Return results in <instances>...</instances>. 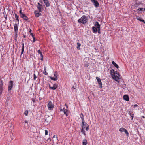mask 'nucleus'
I'll use <instances>...</instances> for the list:
<instances>
[{
    "instance_id": "nucleus-1",
    "label": "nucleus",
    "mask_w": 145,
    "mask_h": 145,
    "mask_svg": "<svg viewBox=\"0 0 145 145\" xmlns=\"http://www.w3.org/2000/svg\"><path fill=\"white\" fill-rule=\"evenodd\" d=\"M88 20L87 17L83 15L78 20V21L79 23L85 24L87 22Z\"/></svg>"
},
{
    "instance_id": "nucleus-2",
    "label": "nucleus",
    "mask_w": 145,
    "mask_h": 145,
    "mask_svg": "<svg viewBox=\"0 0 145 145\" xmlns=\"http://www.w3.org/2000/svg\"><path fill=\"white\" fill-rule=\"evenodd\" d=\"M42 12V10H36L34 12V14L36 17H38L41 15V14L40 13Z\"/></svg>"
},
{
    "instance_id": "nucleus-3",
    "label": "nucleus",
    "mask_w": 145,
    "mask_h": 145,
    "mask_svg": "<svg viewBox=\"0 0 145 145\" xmlns=\"http://www.w3.org/2000/svg\"><path fill=\"white\" fill-rule=\"evenodd\" d=\"M13 81L10 80L9 81L8 86V91H11L12 88L14 86Z\"/></svg>"
},
{
    "instance_id": "nucleus-4",
    "label": "nucleus",
    "mask_w": 145,
    "mask_h": 145,
    "mask_svg": "<svg viewBox=\"0 0 145 145\" xmlns=\"http://www.w3.org/2000/svg\"><path fill=\"white\" fill-rule=\"evenodd\" d=\"M48 107L49 110H52L53 109L54 107V105H53L52 102L51 101H50L48 105Z\"/></svg>"
},
{
    "instance_id": "nucleus-5",
    "label": "nucleus",
    "mask_w": 145,
    "mask_h": 145,
    "mask_svg": "<svg viewBox=\"0 0 145 145\" xmlns=\"http://www.w3.org/2000/svg\"><path fill=\"white\" fill-rule=\"evenodd\" d=\"M50 78L52 80L54 81H56L57 80L58 78L57 76V72H55L54 73V77H52L51 76L50 77Z\"/></svg>"
},
{
    "instance_id": "nucleus-6",
    "label": "nucleus",
    "mask_w": 145,
    "mask_h": 145,
    "mask_svg": "<svg viewBox=\"0 0 145 145\" xmlns=\"http://www.w3.org/2000/svg\"><path fill=\"white\" fill-rule=\"evenodd\" d=\"M82 127H84V128L86 127V130L87 131H88L89 129V125L86 123H85L84 121H82Z\"/></svg>"
},
{
    "instance_id": "nucleus-7",
    "label": "nucleus",
    "mask_w": 145,
    "mask_h": 145,
    "mask_svg": "<svg viewBox=\"0 0 145 145\" xmlns=\"http://www.w3.org/2000/svg\"><path fill=\"white\" fill-rule=\"evenodd\" d=\"M119 131L121 132H124L126 134L127 136H128L129 135V133L128 132L127 130L125 129L124 128L122 127L120 129Z\"/></svg>"
},
{
    "instance_id": "nucleus-8",
    "label": "nucleus",
    "mask_w": 145,
    "mask_h": 145,
    "mask_svg": "<svg viewBox=\"0 0 145 145\" xmlns=\"http://www.w3.org/2000/svg\"><path fill=\"white\" fill-rule=\"evenodd\" d=\"M119 74L118 72H117V73L114 75V76H112V77L113 79L115 80L116 81H117L119 79Z\"/></svg>"
},
{
    "instance_id": "nucleus-9",
    "label": "nucleus",
    "mask_w": 145,
    "mask_h": 145,
    "mask_svg": "<svg viewBox=\"0 0 145 145\" xmlns=\"http://www.w3.org/2000/svg\"><path fill=\"white\" fill-rule=\"evenodd\" d=\"M96 79L98 81V84L99 85V88H102V84L101 83V80L100 78H99L98 77H97L96 78Z\"/></svg>"
},
{
    "instance_id": "nucleus-10",
    "label": "nucleus",
    "mask_w": 145,
    "mask_h": 145,
    "mask_svg": "<svg viewBox=\"0 0 145 145\" xmlns=\"http://www.w3.org/2000/svg\"><path fill=\"white\" fill-rule=\"evenodd\" d=\"M49 87L51 89L54 90L57 88L58 85L57 84H55L53 85L52 87H51L50 85H49Z\"/></svg>"
},
{
    "instance_id": "nucleus-11",
    "label": "nucleus",
    "mask_w": 145,
    "mask_h": 145,
    "mask_svg": "<svg viewBox=\"0 0 145 145\" xmlns=\"http://www.w3.org/2000/svg\"><path fill=\"white\" fill-rule=\"evenodd\" d=\"M18 24H14V31L17 34V33L18 32Z\"/></svg>"
},
{
    "instance_id": "nucleus-12",
    "label": "nucleus",
    "mask_w": 145,
    "mask_h": 145,
    "mask_svg": "<svg viewBox=\"0 0 145 145\" xmlns=\"http://www.w3.org/2000/svg\"><path fill=\"white\" fill-rule=\"evenodd\" d=\"M91 1L93 3L95 7H98L99 5V4L98 2L96 0H91Z\"/></svg>"
},
{
    "instance_id": "nucleus-13",
    "label": "nucleus",
    "mask_w": 145,
    "mask_h": 145,
    "mask_svg": "<svg viewBox=\"0 0 145 145\" xmlns=\"http://www.w3.org/2000/svg\"><path fill=\"white\" fill-rule=\"evenodd\" d=\"M123 98L124 100L128 101L129 100L128 96L126 95H125L123 96Z\"/></svg>"
},
{
    "instance_id": "nucleus-14",
    "label": "nucleus",
    "mask_w": 145,
    "mask_h": 145,
    "mask_svg": "<svg viewBox=\"0 0 145 145\" xmlns=\"http://www.w3.org/2000/svg\"><path fill=\"white\" fill-rule=\"evenodd\" d=\"M64 113L67 116H68L69 114V111L67 109L63 108V109Z\"/></svg>"
},
{
    "instance_id": "nucleus-15",
    "label": "nucleus",
    "mask_w": 145,
    "mask_h": 145,
    "mask_svg": "<svg viewBox=\"0 0 145 145\" xmlns=\"http://www.w3.org/2000/svg\"><path fill=\"white\" fill-rule=\"evenodd\" d=\"M20 16L21 17L23 18L24 20H27V19L24 18V17H27V16L25 15V14H21V15Z\"/></svg>"
},
{
    "instance_id": "nucleus-16",
    "label": "nucleus",
    "mask_w": 145,
    "mask_h": 145,
    "mask_svg": "<svg viewBox=\"0 0 145 145\" xmlns=\"http://www.w3.org/2000/svg\"><path fill=\"white\" fill-rule=\"evenodd\" d=\"M44 1L46 6L48 7L50 6V3L48 0H45Z\"/></svg>"
},
{
    "instance_id": "nucleus-17",
    "label": "nucleus",
    "mask_w": 145,
    "mask_h": 145,
    "mask_svg": "<svg viewBox=\"0 0 145 145\" xmlns=\"http://www.w3.org/2000/svg\"><path fill=\"white\" fill-rule=\"evenodd\" d=\"M92 29L93 31V32L94 33L97 32L98 30V29L96 27L94 26L92 27Z\"/></svg>"
},
{
    "instance_id": "nucleus-18",
    "label": "nucleus",
    "mask_w": 145,
    "mask_h": 145,
    "mask_svg": "<svg viewBox=\"0 0 145 145\" xmlns=\"http://www.w3.org/2000/svg\"><path fill=\"white\" fill-rule=\"evenodd\" d=\"M128 114L132 117L131 120H132L134 117V114L132 113V112L129 111Z\"/></svg>"
},
{
    "instance_id": "nucleus-19",
    "label": "nucleus",
    "mask_w": 145,
    "mask_h": 145,
    "mask_svg": "<svg viewBox=\"0 0 145 145\" xmlns=\"http://www.w3.org/2000/svg\"><path fill=\"white\" fill-rule=\"evenodd\" d=\"M112 65L114 66L116 68H119L118 65L116 64L115 63L114 61H113L112 62Z\"/></svg>"
},
{
    "instance_id": "nucleus-20",
    "label": "nucleus",
    "mask_w": 145,
    "mask_h": 145,
    "mask_svg": "<svg viewBox=\"0 0 145 145\" xmlns=\"http://www.w3.org/2000/svg\"><path fill=\"white\" fill-rule=\"evenodd\" d=\"M84 127H82V129H81V132L84 135H86V134L85 133V132L84 130Z\"/></svg>"
},
{
    "instance_id": "nucleus-21",
    "label": "nucleus",
    "mask_w": 145,
    "mask_h": 145,
    "mask_svg": "<svg viewBox=\"0 0 145 145\" xmlns=\"http://www.w3.org/2000/svg\"><path fill=\"white\" fill-rule=\"evenodd\" d=\"M83 145H86L87 143V140L86 139H84L83 141Z\"/></svg>"
},
{
    "instance_id": "nucleus-22",
    "label": "nucleus",
    "mask_w": 145,
    "mask_h": 145,
    "mask_svg": "<svg viewBox=\"0 0 145 145\" xmlns=\"http://www.w3.org/2000/svg\"><path fill=\"white\" fill-rule=\"evenodd\" d=\"M22 51L21 55H22L23 53L24 50V43L22 44Z\"/></svg>"
},
{
    "instance_id": "nucleus-23",
    "label": "nucleus",
    "mask_w": 145,
    "mask_h": 145,
    "mask_svg": "<svg viewBox=\"0 0 145 145\" xmlns=\"http://www.w3.org/2000/svg\"><path fill=\"white\" fill-rule=\"evenodd\" d=\"M80 117L82 120V121H84V116L83 114L82 113H81L80 115Z\"/></svg>"
},
{
    "instance_id": "nucleus-24",
    "label": "nucleus",
    "mask_w": 145,
    "mask_h": 145,
    "mask_svg": "<svg viewBox=\"0 0 145 145\" xmlns=\"http://www.w3.org/2000/svg\"><path fill=\"white\" fill-rule=\"evenodd\" d=\"M71 89L73 92H75L77 91V89L75 88L74 86L72 87Z\"/></svg>"
},
{
    "instance_id": "nucleus-25",
    "label": "nucleus",
    "mask_w": 145,
    "mask_h": 145,
    "mask_svg": "<svg viewBox=\"0 0 145 145\" xmlns=\"http://www.w3.org/2000/svg\"><path fill=\"white\" fill-rule=\"evenodd\" d=\"M137 19L138 20L141 21L142 22L144 23V24H145V21L144 20L142 19L140 17L138 18H137Z\"/></svg>"
},
{
    "instance_id": "nucleus-26",
    "label": "nucleus",
    "mask_w": 145,
    "mask_h": 145,
    "mask_svg": "<svg viewBox=\"0 0 145 145\" xmlns=\"http://www.w3.org/2000/svg\"><path fill=\"white\" fill-rule=\"evenodd\" d=\"M44 74L46 75H48V73L46 72V67H45L44 70Z\"/></svg>"
},
{
    "instance_id": "nucleus-27",
    "label": "nucleus",
    "mask_w": 145,
    "mask_h": 145,
    "mask_svg": "<svg viewBox=\"0 0 145 145\" xmlns=\"http://www.w3.org/2000/svg\"><path fill=\"white\" fill-rule=\"evenodd\" d=\"M77 49L78 50H80V46L81 45V44H80L78 42L77 43Z\"/></svg>"
},
{
    "instance_id": "nucleus-28",
    "label": "nucleus",
    "mask_w": 145,
    "mask_h": 145,
    "mask_svg": "<svg viewBox=\"0 0 145 145\" xmlns=\"http://www.w3.org/2000/svg\"><path fill=\"white\" fill-rule=\"evenodd\" d=\"M15 17L16 19V20H17L18 21V22H19V20L18 19V17L17 14H15ZM18 23H19V22H18Z\"/></svg>"
},
{
    "instance_id": "nucleus-29",
    "label": "nucleus",
    "mask_w": 145,
    "mask_h": 145,
    "mask_svg": "<svg viewBox=\"0 0 145 145\" xmlns=\"http://www.w3.org/2000/svg\"><path fill=\"white\" fill-rule=\"evenodd\" d=\"M38 5L37 6L38 9H41L42 8V6L39 3H38Z\"/></svg>"
},
{
    "instance_id": "nucleus-30",
    "label": "nucleus",
    "mask_w": 145,
    "mask_h": 145,
    "mask_svg": "<svg viewBox=\"0 0 145 145\" xmlns=\"http://www.w3.org/2000/svg\"><path fill=\"white\" fill-rule=\"evenodd\" d=\"M45 121L47 122V123H49L50 121V120H49V117H48L47 118L45 119Z\"/></svg>"
},
{
    "instance_id": "nucleus-31",
    "label": "nucleus",
    "mask_w": 145,
    "mask_h": 145,
    "mask_svg": "<svg viewBox=\"0 0 145 145\" xmlns=\"http://www.w3.org/2000/svg\"><path fill=\"white\" fill-rule=\"evenodd\" d=\"M38 52L39 54L40 55V56H43L42 52L40 51V50H38Z\"/></svg>"
},
{
    "instance_id": "nucleus-32",
    "label": "nucleus",
    "mask_w": 145,
    "mask_h": 145,
    "mask_svg": "<svg viewBox=\"0 0 145 145\" xmlns=\"http://www.w3.org/2000/svg\"><path fill=\"white\" fill-rule=\"evenodd\" d=\"M114 70L113 69H112L110 71V73L113 76V74L114 73Z\"/></svg>"
},
{
    "instance_id": "nucleus-33",
    "label": "nucleus",
    "mask_w": 145,
    "mask_h": 145,
    "mask_svg": "<svg viewBox=\"0 0 145 145\" xmlns=\"http://www.w3.org/2000/svg\"><path fill=\"white\" fill-rule=\"evenodd\" d=\"M28 111V110H26L24 114L26 116H27Z\"/></svg>"
},
{
    "instance_id": "nucleus-34",
    "label": "nucleus",
    "mask_w": 145,
    "mask_h": 145,
    "mask_svg": "<svg viewBox=\"0 0 145 145\" xmlns=\"http://www.w3.org/2000/svg\"><path fill=\"white\" fill-rule=\"evenodd\" d=\"M97 25H100L99 24V23L98 22H95V26H97Z\"/></svg>"
},
{
    "instance_id": "nucleus-35",
    "label": "nucleus",
    "mask_w": 145,
    "mask_h": 145,
    "mask_svg": "<svg viewBox=\"0 0 145 145\" xmlns=\"http://www.w3.org/2000/svg\"><path fill=\"white\" fill-rule=\"evenodd\" d=\"M95 26V27H96L98 29H100V25H97V26Z\"/></svg>"
},
{
    "instance_id": "nucleus-36",
    "label": "nucleus",
    "mask_w": 145,
    "mask_h": 145,
    "mask_svg": "<svg viewBox=\"0 0 145 145\" xmlns=\"http://www.w3.org/2000/svg\"><path fill=\"white\" fill-rule=\"evenodd\" d=\"M89 65V64H86L85 65L84 67H88V66Z\"/></svg>"
},
{
    "instance_id": "nucleus-37",
    "label": "nucleus",
    "mask_w": 145,
    "mask_h": 145,
    "mask_svg": "<svg viewBox=\"0 0 145 145\" xmlns=\"http://www.w3.org/2000/svg\"><path fill=\"white\" fill-rule=\"evenodd\" d=\"M48 131L47 130L45 131V135H48Z\"/></svg>"
},
{
    "instance_id": "nucleus-38",
    "label": "nucleus",
    "mask_w": 145,
    "mask_h": 145,
    "mask_svg": "<svg viewBox=\"0 0 145 145\" xmlns=\"http://www.w3.org/2000/svg\"><path fill=\"white\" fill-rule=\"evenodd\" d=\"M117 71L114 70V73L113 74V76H114V75H115V74H116V73H117Z\"/></svg>"
},
{
    "instance_id": "nucleus-39",
    "label": "nucleus",
    "mask_w": 145,
    "mask_h": 145,
    "mask_svg": "<svg viewBox=\"0 0 145 145\" xmlns=\"http://www.w3.org/2000/svg\"><path fill=\"white\" fill-rule=\"evenodd\" d=\"M37 78V76H36V75L35 74H34V80H35Z\"/></svg>"
},
{
    "instance_id": "nucleus-40",
    "label": "nucleus",
    "mask_w": 145,
    "mask_h": 145,
    "mask_svg": "<svg viewBox=\"0 0 145 145\" xmlns=\"http://www.w3.org/2000/svg\"><path fill=\"white\" fill-rule=\"evenodd\" d=\"M138 105L137 104L134 105L133 106L134 108H135Z\"/></svg>"
},
{
    "instance_id": "nucleus-41",
    "label": "nucleus",
    "mask_w": 145,
    "mask_h": 145,
    "mask_svg": "<svg viewBox=\"0 0 145 145\" xmlns=\"http://www.w3.org/2000/svg\"><path fill=\"white\" fill-rule=\"evenodd\" d=\"M22 10H20V11L19 12L20 16L21 15V14H23V13H22Z\"/></svg>"
},
{
    "instance_id": "nucleus-42",
    "label": "nucleus",
    "mask_w": 145,
    "mask_h": 145,
    "mask_svg": "<svg viewBox=\"0 0 145 145\" xmlns=\"http://www.w3.org/2000/svg\"><path fill=\"white\" fill-rule=\"evenodd\" d=\"M41 58L40 59V60L42 61L43 60V56H41Z\"/></svg>"
},
{
    "instance_id": "nucleus-43",
    "label": "nucleus",
    "mask_w": 145,
    "mask_h": 145,
    "mask_svg": "<svg viewBox=\"0 0 145 145\" xmlns=\"http://www.w3.org/2000/svg\"><path fill=\"white\" fill-rule=\"evenodd\" d=\"M100 29H98V33H99V34L101 33H100Z\"/></svg>"
},
{
    "instance_id": "nucleus-44",
    "label": "nucleus",
    "mask_w": 145,
    "mask_h": 145,
    "mask_svg": "<svg viewBox=\"0 0 145 145\" xmlns=\"http://www.w3.org/2000/svg\"><path fill=\"white\" fill-rule=\"evenodd\" d=\"M35 38H33V42H35Z\"/></svg>"
},
{
    "instance_id": "nucleus-45",
    "label": "nucleus",
    "mask_w": 145,
    "mask_h": 145,
    "mask_svg": "<svg viewBox=\"0 0 145 145\" xmlns=\"http://www.w3.org/2000/svg\"><path fill=\"white\" fill-rule=\"evenodd\" d=\"M31 35L33 38H33H35L34 37V36L33 35V34L32 33H31L30 34Z\"/></svg>"
},
{
    "instance_id": "nucleus-46",
    "label": "nucleus",
    "mask_w": 145,
    "mask_h": 145,
    "mask_svg": "<svg viewBox=\"0 0 145 145\" xmlns=\"http://www.w3.org/2000/svg\"><path fill=\"white\" fill-rule=\"evenodd\" d=\"M135 16H136V18H140V17H139L138 15V16H137V15L136 14L135 15Z\"/></svg>"
},
{
    "instance_id": "nucleus-47",
    "label": "nucleus",
    "mask_w": 145,
    "mask_h": 145,
    "mask_svg": "<svg viewBox=\"0 0 145 145\" xmlns=\"http://www.w3.org/2000/svg\"><path fill=\"white\" fill-rule=\"evenodd\" d=\"M137 13L138 14H139L140 13V12L139 11L137 10ZM136 12H137V11H136Z\"/></svg>"
},
{
    "instance_id": "nucleus-48",
    "label": "nucleus",
    "mask_w": 145,
    "mask_h": 145,
    "mask_svg": "<svg viewBox=\"0 0 145 145\" xmlns=\"http://www.w3.org/2000/svg\"><path fill=\"white\" fill-rule=\"evenodd\" d=\"M25 123L27 124L28 122H27V121H25Z\"/></svg>"
},
{
    "instance_id": "nucleus-49",
    "label": "nucleus",
    "mask_w": 145,
    "mask_h": 145,
    "mask_svg": "<svg viewBox=\"0 0 145 145\" xmlns=\"http://www.w3.org/2000/svg\"><path fill=\"white\" fill-rule=\"evenodd\" d=\"M32 101L33 102H35V100H34V99H32Z\"/></svg>"
},
{
    "instance_id": "nucleus-50",
    "label": "nucleus",
    "mask_w": 145,
    "mask_h": 145,
    "mask_svg": "<svg viewBox=\"0 0 145 145\" xmlns=\"http://www.w3.org/2000/svg\"><path fill=\"white\" fill-rule=\"evenodd\" d=\"M65 105L66 106L67 108L68 107V106L66 104H65Z\"/></svg>"
},
{
    "instance_id": "nucleus-51",
    "label": "nucleus",
    "mask_w": 145,
    "mask_h": 145,
    "mask_svg": "<svg viewBox=\"0 0 145 145\" xmlns=\"http://www.w3.org/2000/svg\"><path fill=\"white\" fill-rule=\"evenodd\" d=\"M23 36L24 38H25L26 37V36L25 35H24Z\"/></svg>"
},
{
    "instance_id": "nucleus-52",
    "label": "nucleus",
    "mask_w": 145,
    "mask_h": 145,
    "mask_svg": "<svg viewBox=\"0 0 145 145\" xmlns=\"http://www.w3.org/2000/svg\"><path fill=\"white\" fill-rule=\"evenodd\" d=\"M55 136H56V135H54L53 136V138H55Z\"/></svg>"
},
{
    "instance_id": "nucleus-53",
    "label": "nucleus",
    "mask_w": 145,
    "mask_h": 145,
    "mask_svg": "<svg viewBox=\"0 0 145 145\" xmlns=\"http://www.w3.org/2000/svg\"><path fill=\"white\" fill-rule=\"evenodd\" d=\"M24 18L27 19V20L28 19V18H27V17H24Z\"/></svg>"
},
{
    "instance_id": "nucleus-54",
    "label": "nucleus",
    "mask_w": 145,
    "mask_h": 145,
    "mask_svg": "<svg viewBox=\"0 0 145 145\" xmlns=\"http://www.w3.org/2000/svg\"><path fill=\"white\" fill-rule=\"evenodd\" d=\"M141 10V9H140V10H140V11H141V10Z\"/></svg>"
},
{
    "instance_id": "nucleus-55",
    "label": "nucleus",
    "mask_w": 145,
    "mask_h": 145,
    "mask_svg": "<svg viewBox=\"0 0 145 145\" xmlns=\"http://www.w3.org/2000/svg\"><path fill=\"white\" fill-rule=\"evenodd\" d=\"M61 111H63V110L61 109V110H60Z\"/></svg>"
},
{
    "instance_id": "nucleus-56",
    "label": "nucleus",
    "mask_w": 145,
    "mask_h": 145,
    "mask_svg": "<svg viewBox=\"0 0 145 145\" xmlns=\"http://www.w3.org/2000/svg\"><path fill=\"white\" fill-rule=\"evenodd\" d=\"M31 30H30V31H29L30 32H31Z\"/></svg>"
},
{
    "instance_id": "nucleus-57",
    "label": "nucleus",
    "mask_w": 145,
    "mask_h": 145,
    "mask_svg": "<svg viewBox=\"0 0 145 145\" xmlns=\"http://www.w3.org/2000/svg\"><path fill=\"white\" fill-rule=\"evenodd\" d=\"M139 9H142V8H140Z\"/></svg>"
},
{
    "instance_id": "nucleus-58",
    "label": "nucleus",
    "mask_w": 145,
    "mask_h": 145,
    "mask_svg": "<svg viewBox=\"0 0 145 145\" xmlns=\"http://www.w3.org/2000/svg\"><path fill=\"white\" fill-rule=\"evenodd\" d=\"M45 0H43V1H44Z\"/></svg>"
},
{
    "instance_id": "nucleus-59",
    "label": "nucleus",
    "mask_w": 145,
    "mask_h": 145,
    "mask_svg": "<svg viewBox=\"0 0 145 145\" xmlns=\"http://www.w3.org/2000/svg\"><path fill=\"white\" fill-rule=\"evenodd\" d=\"M53 145V144H52V145Z\"/></svg>"
}]
</instances>
